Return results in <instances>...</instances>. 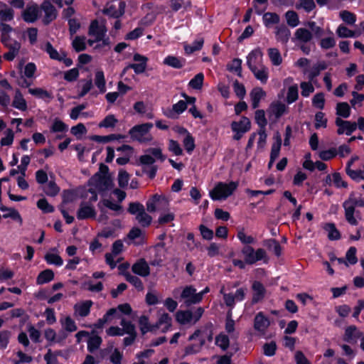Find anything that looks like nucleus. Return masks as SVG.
Instances as JSON below:
<instances>
[{
	"instance_id": "obj_1",
	"label": "nucleus",
	"mask_w": 364,
	"mask_h": 364,
	"mask_svg": "<svg viewBox=\"0 0 364 364\" xmlns=\"http://www.w3.org/2000/svg\"><path fill=\"white\" fill-rule=\"evenodd\" d=\"M239 186L237 181H230L227 183L218 182L213 189L210 191V197L213 200H225L233 194Z\"/></svg>"
},
{
	"instance_id": "obj_2",
	"label": "nucleus",
	"mask_w": 364,
	"mask_h": 364,
	"mask_svg": "<svg viewBox=\"0 0 364 364\" xmlns=\"http://www.w3.org/2000/svg\"><path fill=\"white\" fill-rule=\"evenodd\" d=\"M153 127L151 122H146L134 125L129 130V135L133 141L140 144L147 143L152 140L150 131Z\"/></svg>"
},
{
	"instance_id": "obj_3",
	"label": "nucleus",
	"mask_w": 364,
	"mask_h": 364,
	"mask_svg": "<svg viewBox=\"0 0 364 364\" xmlns=\"http://www.w3.org/2000/svg\"><path fill=\"white\" fill-rule=\"evenodd\" d=\"M241 253L248 265H252L259 261H263L266 264L269 260L267 252L263 248H258L255 250L250 245H244Z\"/></svg>"
},
{
	"instance_id": "obj_4",
	"label": "nucleus",
	"mask_w": 364,
	"mask_h": 364,
	"mask_svg": "<svg viewBox=\"0 0 364 364\" xmlns=\"http://www.w3.org/2000/svg\"><path fill=\"white\" fill-rule=\"evenodd\" d=\"M145 152L147 154L139 156V162L141 165L153 166L156 161L155 159L161 162L166 159V156L163 154L161 148H149Z\"/></svg>"
},
{
	"instance_id": "obj_5",
	"label": "nucleus",
	"mask_w": 364,
	"mask_h": 364,
	"mask_svg": "<svg viewBox=\"0 0 364 364\" xmlns=\"http://www.w3.org/2000/svg\"><path fill=\"white\" fill-rule=\"evenodd\" d=\"M41 9L44 11L45 16L43 19L44 25L50 24L58 16V11L55 6L48 0H44L41 4Z\"/></svg>"
},
{
	"instance_id": "obj_6",
	"label": "nucleus",
	"mask_w": 364,
	"mask_h": 364,
	"mask_svg": "<svg viewBox=\"0 0 364 364\" xmlns=\"http://www.w3.org/2000/svg\"><path fill=\"white\" fill-rule=\"evenodd\" d=\"M335 124L338 127L337 134L339 135L345 133L346 135L350 136L357 129L356 122L343 120L340 117L336 119Z\"/></svg>"
},
{
	"instance_id": "obj_7",
	"label": "nucleus",
	"mask_w": 364,
	"mask_h": 364,
	"mask_svg": "<svg viewBox=\"0 0 364 364\" xmlns=\"http://www.w3.org/2000/svg\"><path fill=\"white\" fill-rule=\"evenodd\" d=\"M252 304H256L261 302L265 297L266 289L264 284L259 281H254L252 284Z\"/></svg>"
},
{
	"instance_id": "obj_8",
	"label": "nucleus",
	"mask_w": 364,
	"mask_h": 364,
	"mask_svg": "<svg viewBox=\"0 0 364 364\" xmlns=\"http://www.w3.org/2000/svg\"><path fill=\"white\" fill-rule=\"evenodd\" d=\"M270 326V321L264 312H258L254 318V328L261 334H264L267 329Z\"/></svg>"
},
{
	"instance_id": "obj_9",
	"label": "nucleus",
	"mask_w": 364,
	"mask_h": 364,
	"mask_svg": "<svg viewBox=\"0 0 364 364\" xmlns=\"http://www.w3.org/2000/svg\"><path fill=\"white\" fill-rule=\"evenodd\" d=\"M77 218L80 220L88 218H94L96 216V211L94 207L89 203L82 202L77 211Z\"/></svg>"
},
{
	"instance_id": "obj_10",
	"label": "nucleus",
	"mask_w": 364,
	"mask_h": 364,
	"mask_svg": "<svg viewBox=\"0 0 364 364\" xmlns=\"http://www.w3.org/2000/svg\"><path fill=\"white\" fill-rule=\"evenodd\" d=\"M133 60L139 63H129L128 68H132L136 75L144 73L147 67L148 58L136 53L134 54Z\"/></svg>"
},
{
	"instance_id": "obj_11",
	"label": "nucleus",
	"mask_w": 364,
	"mask_h": 364,
	"mask_svg": "<svg viewBox=\"0 0 364 364\" xmlns=\"http://www.w3.org/2000/svg\"><path fill=\"white\" fill-rule=\"evenodd\" d=\"M343 207L345 210V218L346 221L351 225H357L358 221L356 218L358 217L360 211L356 210L355 208L346 200L343 202Z\"/></svg>"
},
{
	"instance_id": "obj_12",
	"label": "nucleus",
	"mask_w": 364,
	"mask_h": 364,
	"mask_svg": "<svg viewBox=\"0 0 364 364\" xmlns=\"http://www.w3.org/2000/svg\"><path fill=\"white\" fill-rule=\"evenodd\" d=\"M132 271L135 274L142 277H146L150 274V267L144 258L139 259L133 264Z\"/></svg>"
},
{
	"instance_id": "obj_13",
	"label": "nucleus",
	"mask_w": 364,
	"mask_h": 364,
	"mask_svg": "<svg viewBox=\"0 0 364 364\" xmlns=\"http://www.w3.org/2000/svg\"><path fill=\"white\" fill-rule=\"evenodd\" d=\"M107 29L105 26L100 25L97 20H93L89 27V35L95 36V41H100L105 38Z\"/></svg>"
},
{
	"instance_id": "obj_14",
	"label": "nucleus",
	"mask_w": 364,
	"mask_h": 364,
	"mask_svg": "<svg viewBox=\"0 0 364 364\" xmlns=\"http://www.w3.org/2000/svg\"><path fill=\"white\" fill-rule=\"evenodd\" d=\"M95 183V185L99 188L104 190L108 189L112 186V181L109 175H101L100 173H95L90 179Z\"/></svg>"
},
{
	"instance_id": "obj_15",
	"label": "nucleus",
	"mask_w": 364,
	"mask_h": 364,
	"mask_svg": "<svg viewBox=\"0 0 364 364\" xmlns=\"http://www.w3.org/2000/svg\"><path fill=\"white\" fill-rule=\"evenodd\" d=\"M39 16V8L36 4L27 6L22 13V18L26 23H34Z\"/></svg>"
},
{
	"instance_id": "obj_16",
	"label": "nucleus",
	"mask_w": 364,
	"mask_h": 364,
	"mask_svg": "<svg viewBox=\"0 0 364 364\" xmlns=\"http://www.w3.org/2000/svg\"><path fill=\"white\" fill-rule=\"evenodd\" d=\"M252 109H257L259 106V102L262 98L266 96V92L262 87H255L250 93Z\"/></svg>"
},
{
	"instance_id": "obj_17",
	"label": "nucleus",
	"mask_w": 364,
	"mask_h": 364,
	"mask_svg": "<svg viewBox=\"0 0 364 364\" xmlns=\"http://www.w3.org/2000/svg\"><path fill=\"white\" fill-rule=\"evenodd\" d=\"M360 335L361 333L358 331L355 326H349L345 330L343 340L347 343H353L356 342Z\"/></svg>"
},
{
	"instance_id": "obj_18",
	"label": "nucleus",
	"mask_w": 364,
	"mask_h": 364,
	"mask_svg": "<svg viewBox=\"0 0 364 364\" xmlns=\"http://www.w3.org/2000/svg\"><path fill=\"white\" fill-rule=\"evenodd\" d=\"M276 29L275 36L277 41L283 44H287L291 36L290 30L285 25L277 26Z\"/></svg>"
},
{
	"instance_id": "obj_19",
	"label": "nucleus",
	"mask_w": 364,
	"mask_h": 364,
	"mask_svg": "<svg viewBox=\"0 0 364 364\" xmlns=\"http://www.w3.org/2000/svg\"><path fill=\"white\" fill-rule=\"evenodd\" d=\"M98 208L101 212L100 218H102L103 215L106 213L105 208H107L112 210L114 211H120L122 210V206L121 205L113 203L112 200L109 199H103L99 202L97 204Z\"/></svg>"
},
{
	"instance_id": "obj_20",
	"label": "nucleus",
	"mask_w": 364,
	"mask_h": 364,
	"mask_svg": "<svg viewBox=\"0 0 364 364\" xmlns=\"http://www.w3.org/2000/svg\"><path fill=\"white\" fill-rule=\"evenodd\" d=\"M167 203L166 198L164 196L154 194L146 201V209L149 213H154L156 210V206L161 202Z\"/></svg>"
},
{
	"instance_id": "obj_21",
	"label": "nucleus",
	"mask_w": 364,
	"mask_h": 364,
	"mask_svg": "<svg viewBox=\"0 0 364 364\" xmlns=\"http://www.w3.org/2000/svg\"><path fill=\"white\" fill-rule=\"evenodd\" d=\"M6 47L9 48V52L4 53V59L8 61L14 60L16 56L18 54L19 50L21 48V43L18 41L14 40L13 43L9 44Z\"/></svg>"
},
{
	"instance_id": "obj_22",
	"label": "nucleus",
	"mask_w": 364,
	"mask_h": 364,
	"mask_svg": "<svg viewBox=\"0 0 364 364\" xmlns=\"http://www.w3.org/2000/svg\"><path fill=\"white\" fill-rule=\"evenodd\" d=\"M12 107L21 111H26L27 109V103L23 98L21 91L17 89L15 92L14 100L12 102Z\"/></svg>"
},
{
	"instance_id": "obj_23",
	"label": "nucleus",
	"mask_w": 364,
	"mask_h": 364,
	"mask_svg": "<svg viewBox=\"0 0 364 364\" xmlns=\"http://www.w3.org/2000/svg\"><path fill=\"white\" fill-rule=\"evenodd\" d=\"M125 137L126 136L123 134H111L107 136L92 135L90 139L96 142L105 144L114 140L124 139Z\"/></svg>"
},
{
	"instance_id": "obj_24",
	"label": "nucleus",
	"mask_w": 364,
	"mask_h": 364,
	"mask_svg": "<svg viewBox=\"0 0 364 364\" xmlns=\"http://www.w3.org/2000/svg\"><path fill=\"white\" fill-rule=\"evenodd\" d=\"M164 63L171 68L180 69L184 66L186 60L173 55H168L164 58Z\"/></svg>"
},
{
	"instance_id": "obj_25",
	"label": "nucleus",
	"mask_w": 364,
	"mask_h": 364,
	"mask_svg": "<svg viewBox=\"0 0 364 364\" xmlns=\"http://www.w3.org/2000/svg\"><path fill=\"white\" fill-rule=\"evenodd\" d=\"M54 272L52 269H46L43 270L38 274L36 278V284L42 285L48 283L54 279Z\"/></svg>"
},
{
	"instance_id": "obj_26",
	"label": "nucleus",
	"mask_w": 364,
	"mask_h": 364,
	"mask_svg": "<svg viewBox=\"0 0 364 364\" xmlns=\"http://www.w3.org/2000/svg\"><path fill=\"white\" fill-rule=\"evenodd\" d=\"M14 11L11 8H9L7 5L0 1V19L2 21H10L14 19Z\"/></svg>"
},
{
	"instance_id": "obj_27",
	"label": "nucleus",
	"mask_w": 364,
	"mask_h": 364,
	"mask_svg": "<svg viewBox=\"0 0 364 364\" xmlns=\"http://www.w3.org/2000/svg\"><path fill=\"white\" fill-rule=\"evenodd\" d=\"M323 228L328 232V238L330 240H338L341 238V233L333 223H325Z\"/></svg>"
},
{
	"instance_id": "obj_28",
	"label": "nucleus",
	"mask_w": 364,
	"mask_h": 364,
	"mask_svg": "<svg viewBox=\"0 0 364 364\" xmlns=\"http://www.w3.org/2000/svg\"><path fill=\"white\" fill-rule=\"evenodd\" d=\"M328 63L324 61H320L317 64L314 65L309 73V79L313 80L314 78L318 77L322 70L327 69Z\"/></svg>"
},
{
	"instance_id": "obj_29",
	"label": "nucleus",
	"mask_w": 364,
	"mask_h": 364,
	"mask_svg": "<svg viewBox=\"0 0 364 364\" xmlns=\"http://www.w3.org/2000/svg\"><path fill=\"white\" fill-rule=\"evenodd\" d=\"M270 108L276 119H279L288 110V107L281 102H272Z\"/></svg>"
},
{
	"instance_id": "obj_30",
	"label": "nucleus",
	"mask_w": 364,
	"mask_h": 364,
	"mask_svg": "<svg viewBox=\"0 0 364 364\" xmlns=\"http://www.w3.org/2000/svg\"><path fill=\"white\" fill-rule=\"evenodd\" d=\"M95 85L99 89L100 93L106 92V80L104 72L102 70H97L95 75Z\"/></svg>"
},
{
	"instance_id": "obj_31",
	"label": "nucleus",
	"mask_w": 364,
	"mask_h": 364,
	"mask_svg": "<svg viewBox=\"0 0 364 364\" xmlns=\"http://www.w3.org/2000/svg\"><path fill=\"white\" fill-rule=\"evenodd\" d=\"M193 319V313L190 310L178 311L176 314V320L182 325L187 324Z\"/></svg>"
},
{
	"instance_id": "obj_32",
	"label": "nucleus",
	"mask_w": 364,
	"mask_h": 364,
	"mask_svg": "<svg viewBox=\"0 0 364 364\" xmlns=\"http://www.w3.org/2000/svg\"><path fill=\"white\" fill-rule=\"evenodd\" d=\"M204 43V39L203 38H198L196 39L191 44L185 45L184 50L187 55H191L196 51H198L202 49Z\"/></svg>"
},
{
	"instance_id": "obj_33",
	"label": "nucleus",
	"mask_w": 364,
	"mask_h": 364,
	"mask_svg": "<svg viewBox=\"0 0 364 364\" xmlns=\"http://www.w3.org/2000/svg\"><path fill=\"white\" fill-rule=\"evenodd\" d=\"M296 38L303 43L309 42L313 38V33L305 28H299L295 32Z\"/></svg>"
},
{
	"instance_id": "obj_34",
	"label": "nucleus",
	"mask_w": 364,
	"mask_h": 364,
	"mask_svg": "<svg viewBox=\"0 0 364 364\" xmlns=\"http://www.w3.org/2000/svg\"><path fill=\"white\" fill-rule=\"evenodd\" d=\"M87 350L90 353H94L101 346L102 343V338L98 335H92L87 340Z\"/></svg>"
},
{
	"instance_id": "obj_35",
	"label": "nucleus",
	"mask_w": 364,
	"mask_h": 364,
	"mask_svg": "<svg viewBox=\"0 0 364 364\" xmlns=\"http://www.w3.org/2000/svg\"><path fill=\"white\" fill-rule=\"evenodd\" d=\"M274 139L275 142L272 144L270 152V158L272 159V161L276 160V159L279 156L282 144V138L279 132H277L274 136Z\"/></svg>"
},
{
	"instance_id": "obj_36",
	"label": "nucleus",
	"mask_w": 364,
	"mask_h": 364,
	"mask_svg": "<svg viewBox=\"0 0 364 364\" xmlns=\"http://www.w3.org/2000/svg\"><path fill=\"white\" fill-rule=\"evenodd\" d=\"M28 93L33 96H35L39 99H48L51 100L53 98V95L50 92L41 87L37 88H28Z\"/></svg>"
},
{
	"instance_id": "obj_37",
	"label": "nucleus",
	"mask_w": 364,
	"mask_h": 364,
	"mask_svg": "<svg viewBox=\"0 0 364 364\" xmlns=\"http://www.w3.org/2000/svg\"><path fill=\"white\" fill-rule=\"evenodd\" d=\"M93 302L91 300H86L83 301L78 306L75 305V309L78 315L81 317H85L90 313V308Z\"/></svg>"
},
{
	"instance_id": "obj_38",
	"label": "nucleus",
	"mask_w": 364,
	"mask_h": 364,
	"mask_svg": "<svg viewBox=\"0 0 364 364\" xmlns=\"http://www.w3.org/2000/svg\"><path fill=\"white\" fill-rule=\"evenodd\" d=\"M139 328L143 335L149 331H154L156 328L154 325H151L149 322V318L146 316H141L139 319Z\"/></svg>"
},
{
	"instance_id": "obj_39",
	"label": "nucleus",
	"mask_w": 364,
	"mask_h": 364,
	"mask_svg": "<svg viewBox=\"0 0 364 364\" xmlns=\"http://www.w3.org/2000/svg\"><path fill=\"white\" fill-rule=\"evenodd\" d=\"M126 280L132 284L137 291H141L144 290V285L141 280L136 276L131 274L129 272L123 273Z\"/></svg>"
},
{
	"instance_id": "obj_40",
	"label": "nucleus",
	"mask_w": 364,
	"mask_h": 364,
	"mask_svg": "<svg viewBox=\"0 0 364 364\" xmlns=\"http://www.w3.org/2000/svg\"><path fill=\"white\" fill-rule=\"evenodd\" d=\"M267 51L269 59L274 65L278 66L282 64V58L279 50L277 48H270Z\"/></svg>"
},
{
	"instance_id": "obj_41",
	"label": "nucleus",
	"mask_w": 364,
	"mask_h": 364,
	"mask_svg": "<svg viewBox=\"0 0 364 364\" xmlns=\"http://www.w3.org/2000/svg\"><path fill=\"white\" fill-rule=\"evenodd\" d=\"M336 114L343 118H348L350 115V107L347 102H338L336 105Z\"/></svg>"
},
{
	"instance_id": "obj_42",
	"label": "nucleus",
	"mask_w": 364,
	"mask_h": 364,
	"mask_svg": "<svg viewBox=\"0 0 364 364\" xmlns=\"http://www.w3.org/2000/svg\"><path fill=\"white\" fill-rule=\"evenodd\" d=\"M279 20V16L276 13L267 12L263 16V21L266 27L278 23Z\"/></svg>"
},
{
	"instance_id": "obj_43",
	"label": "nucleus",
	"mask_w": 364,
	"mask_h": 364,
	"mask_svg": "<svg viewBox=\"0 0 364 364\" xmlns=\"http://www.w3.org/2000/svg\"><path fill=\"white\" fill-rule=\"evenodd\" d=\"M72 46L76 53L84 51L86 49L85 37L75 36L72 42Z\"/></svg>"
},
{
	"instance_id": "obj_44",
	"label": "nucleus",
	"mask_w": 364,
	"mask_h": 364,
	"mask_svg": "<svg viewBox=\"0 0 364 364\" xmlns=\"http://www.w3.org/2000/svg\"><path fill=\"white\" fill-rule=\"evenodd\" d=\"M255 122L259 129H265L267 124V119L265 117V112L263 109H257L255 113Z\"/></svg>"
},
{
	"instance_id": "obj_45",
	"label": "nucleus",
	"mask_w": 364,
	"mask_h": 364,
	"mask_svg": "<svg viewBox=\"0 0 364 364\" xmlns=\"http://www.w3.org/2000/svg\"><path fill=\"white\" fill-rule=\"evenodd\" d=\"M68 127L62 120L55 118L50 127V132L53 133L65 132L68 131Z\"/></svg>"
},
{
	"instance_id": "obj_46",
	"label": "nucleus",
	"mask_w": 364,
	"mask_h": 364,
	"mask_svg": "<svg viewBox=\"0 0 364 364\" xmlns=\"http://www.w3.org/2000/svg\"><path fill=\"white\" fill-rule=\"evenodd\" d=\"M299 98V90L297 85H291L288 88L287 102L290 105L296 102Z\"/></svg>"
},
{
	"instance_id": "obj_47",
	"label": "nucleus",
	"mask_w": 364,
	"mask_h": 364,
	"mask_svg": "<svg viewBox=\"0 0 364 364\" xmlns=\"http://www.w3.org/2000/svg\"><path fill=\"white\" fill-rule=\"evenodd\" d=\"M183 145L188 154H192V152L196 148V144L195 138L192 136L191 134H188L187 136L184 137L183 140Z\"/></svg>"
},
{
	"instance_id": "obj_48",
	"label": "nucleus",
	"mask_w": 364,
	"mask_h": 364,
	"mask_svg": "<svg viewBox=\"0 0 364 364\" xmlns=\"http://www.w3.org/2000/svg\"><path fill=\"white\" fill-rule=\"evenodd\" d=\"M44 259L48 264H54L57 267L63 265V260L61 257L57 254L46 253Z\"/></svg>"
},
{
	"instance_id": "obj_49",
	"label": "nucleus",
	"mask_w": 364,
	"mask_h": 364,
	"mask_svg": "<svg viewBox=\"0 0 364 364\" xmlns=\"http://www.w3.org/2000/svg\"><path fill=\"white\" fill-rule=\"evenodd\" d=\"M44 50L49 55V57L52 60H55L59 62H61V56L58 51L53 46V45L49 42H46L45 44V49Z\"/></svg>"
},
{
	"instance_id": "obj_50",
	"label": "nucleus",
	"mask_w": 364,
	"mask_h": 364,
	"mask_svg": "<svg viewBox=\"0 0 364 364\" xmlns=\"http://www.w3.org/2000/svg\"><path fill=\"white\" fill-rule=\"evenodd\" d=\"M136 220L142 227L146 228L151 225L152 218L144 210L142 212L139 213V214H137Z\"/></svg>"
},
{
	"instance_id": "obj_51",
	"label": "nucleus",
	"mask_w": 364,
	"mask_h": 364,
	"mask_svg": "<svg viewBox=\"0 0 364 364\" xmlns=\"http://www.w3.org/2000/svg\"><path fill=\"white\" fill-rule=\"evenodd\" d=\"M204 80V75L203 73L196 74L189 82V87L195 90H200L202 88Z\"/></svg>"
},
{
	"instance_id": "obj_52",
	"label": "nucleus",
	"mask_w": 364,
	"mask_h": 364,
	"mask_svg": "<svg viewBox=\"0 0 364 364\" xmlns=\"http://www.w3.org/2000/svg\"><path fill=\"white\" fill-rule=\"evenodd\" d=\"M228 70L230 72H235L240 77H242V60L234 58L231 63L228 65Z\"/></svg>"
},
{
	"instance_id": "obj_53",
	"label": "nucleus",
	"mask_w": 364,
	"mask_h": 364,
	"mask_svg": "<svg viewBox=\"0 0 364 364\" xmlns=\"http://www.w3.org/2000/svg\"><path fill=\"white\" fill-rule=\"evenodd\" d=\"M205 344V340L203 338H200L199 344H191L185 348L186 355H193L198 353L201 348Z\"/></svg>"
},
{
	"instance_id": "obj_54",
	"label": "nucleus",
	"mask_w": 364,
	"mask_h": 364,
	"mask_svg": "<svg viewBox=\"0 0 364 364\" xmlns=\"http://www.w3.org/2000/svg\"><path fill=\"white\" fill-rule=\"evenodd\" d=\"M296 9H304L307 13L311 12L316 8V4L314 0H300L299 3L295 5Z\"/></svg>"
},
{
	"instance_id": "obj_55",
	"label": "nucleus",
	"mask_w": 364,
	"mask_h": 364,
	"mask_svg": "<svg viewBox=\"0 0 364 364\" xmlns=\"http://www.w3.org/2000/svg\"><path fill=\"white\" fill-rule=\"evenodd\" d=\"M215 344L223 350H226L230 346L229 337L223 333H220L215 337Z\"/></svg>"
},
{
	"instance_id": "obj_56",
	"label": "nucleus",
	"mask_w": 364,
	"mask_h": 364,
	"mask_svg": "<svg viewBox=\"0 0 364 364\" xmlns=\"http://www.w3.org/2000/svg\"><path fill=\"white\" fill-rule=\"evenodd\" d=\"M288 25L292 28L297 26L299 23V16L294 11H288L285 14Z\"/></svg>"
},
{
	"instance_id": "obj_57",
	"label": "nucleus",
	"mask_w": 364,
	"mask_h": 364,
	"mask_svg": "<svg viewBox=\"0 0 364 364\" xmlns=\"http://www.w3.org/2000/svg\"><path fill=\"white\" fill-rule=\"evenodd\" d=\"M37 207L42 210L43 213H51L54 212V207L50 205L46 198H41L37 201Z\"/></svg>"
},
{
	"instance_id": "obj_58",
	"label": "nucleus",
	"mask_w": 364,
	"mask_h": 364,
	"mask_svg": "<svg viewBox=\"0 0 364 364\" xmlns=\"http://www.w3.org/2000/svg\"><path fill=\"white\" fill-rule=\"evenodd\" d=\"M117 119L113 114L106 116L99 124V127L113 128L117 123Z\"/></svg>"
},
{
	"instance_id": "obj_59",
	"label": "nucleus",
	"mask_w": 364,
	"mask_h": 364,
	"mask_svg": "<svg viewBox=\"0 0 364 364\" xmlns=\"http://www.w3.org/2000/svg\"><path fill=\"white\" fill-rule=\"evenodd\" d=\"M27 331L29 333L31 340L35 343H40L42 341L41 339V332L36 329L32 324L27 326Z\"/></svg>"
},
{
	"instance_id": "obj_60",
	"label": "nucleus",
	"mask_w": 364,
	"mask_h": 364,
	"mask_svg": "<svg viewBox=\"0 0 364 364\" xmlns=\"http://www.w3.org/2000/svg\"><path fill=\"white\" fill-rule=\"evenodd\" d=\"M145 210L144 206L139 202H131L129 203V207L127 208V212L133 215H137L139 213L142 212Z\"/></svg>"
},
{
	"instance_id": "obj_61",
	"label": "nucleus",
	"mask_w": 364,
	"mask_h": 364,
	"mask_svg": "<svg viewBox=\"0 0 364 364\" xmlns=\"http://www.w3.org/2000/svg\"><path fill=\"white\" fill-rule=\"evenodd\" d=\"M79 75L78 68H73L64 73L63 78L65 81L72 82L77 80Z\"/></svg>"
},
{
	"instance_id": "obj_62",
	"label": "nucleus",
	"mask_w": 364,
	"mask_h": 364,
	"mask_svg": "<svg viewBox=\"0 0 364 364\" xmlns=\"http://www.w3.org/2000/svg\"><path fill=\"white\" fill-rule=\"evenodd\" d=\"M347 175L353 181L359 182L364 180V170H353L351 168H346Z\"/></svg>"
},
{
	"instance_id": "obj_63",
	"label": "nucleus",
	"mask_w": 364,
	"mask_h": 364,
	"mask_svg": "<svg viewBox=\"0 0 364 364\" xmlns=\"http://www.w3.org/2000/svg\"><path fill=\"white\" fill-rule=\"evenodd\" d=\"M234 92L236 96L242 100L246 95V90L243 84L239 82L237 80H235L232 84Z\"/></svg>"
},
{
	"instance_id": "obj_64",
	"label": "nucleus",
	"mask_w": 364,
	"mask_h": 364,
	"mask_svg": "<svg viewBox=\"0 0 364 364\" xmlns=\"http://www.w3.org/2000/svg\"><path fill=\"white\" fill-rule=\"evenodd\" d=\"M44 191L47 196L54 197L58 194L60 188L54 181H50Z\"/></svg>"
}]
</instances>
